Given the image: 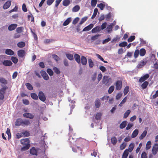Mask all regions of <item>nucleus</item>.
<instances>
[{"mask_svg": "<svg viewBox=\"0 0 158 158\" xmlns=\"http://www.w3.org/2000/svg\"><path fill=\"white\" fill-rule=\"evenodd\" d=\"M21 143L24 147L22 148V150L24 151L29 149L30 147L29 140L28 139H22L20 141Z\"/></svg>", "mask_w": 158, "mask_h": 158, "instance_id": "f257e3e1", "label": "nucleus"}, {"mask_svg": "<svg viewBox=\"0 0 158 158\" xmlns=\"http://www.w3.org/2000/svg\"><path fill=\"white\" fill-rule=\"evenodd\" d=\"M102 82L103 83L105 84L106 85H109L112 83V80L111 78L104 76L103 77Z\"/></svg>", "mask_w": 158, "mask_h": 158, "instance_id": "f03ea898", "label": "nucleus"}, {"mask_svg": "<svg viewBox=\"0 0 158 158\" xmlns=\"http://www.w3.org/2000/svg\"><path fill=\"white\" fill-rule=\"evenodd\" d=\"M158 151V144L155 143L152 147V152L153 155H156Z\"/></svg>", "mask_w": 158, "mask_h": 158, "instance_id": "7ed1b4c3", "label": "nucleus"}, {"mask_svg": "<svg viewBox=\"0 0 158 158\" xmlns=\"http://www.w3.org/2000/svg\"><path fill=\"white\" fill-rule=\"evenodd\" d=\"M38 96L39 99L42 101L44 102L46 100V97L44 93L42 91L39 92Z\"/></svg>", "mask_w": 158, "mask_h": 158, "instance_id": "20e7f679", "label": "nucleus"}, {"mask_svg": "<svg viewBox=\"0 0 158 158\" xmlns=\"http://www.w3.org/2000/svg\"><path fill=\"white\" fill-rule=\"evenodd\" d=\"M41 76H42L44 79L46 80H48L49 79V77L47 74L44 71H41L40 72Z\"/></svg>", "mask_w": 158, "mask_h": 158, "instance_id": "39448f33", "label": "nucleus"}, {"mask_svg": "<svg viewBox=\"0 0 158 158\" xmlns=\"http://www.w3.org/2000/svg\"><path fill=\"white\" fill-rule=\"evenodd\" d=\"M18 55L20 57H23L25 56L26 52L25 51L20 50L18 51Z\"/></svg>", "mask_w": 158, "mask_h": 158, "instance_id": "423d86ee", "label": "nucleus"}, {"mask_svg": "<svg viewBox=\"0 0 158 158\" xmlns=\"http://www.w3.org/2000/svg\"><path fill=\"white\" fill-rule=\"evenodd\" d=\"M122 86V82L120 81H118L116 84V89L117 90H120Z\"/></svg>", "mask_w": 158, "mask_h": 158, "instance_id": "0eeeda50", "label": "nucleus"}, {"mask_svg": "<svg viewBox=\"0 0 158 158\" xmlns=\"http://www.w3.org/2000/svg\"><path fill=\"white\" fill-rule=\"evenodd\" d=\"M11 5V1L8 0L4 4L3 6V8L4 9H6L8 8Z\"/></svg>", "mask_w": 158, "mask_h": 158, "instance_id": "6e6552de", "label": "nucleus"}, {"mask_svg": "<svg viewBox=\"0 0 158 158\" xmlns=\"http://www.w3.org/2000/svg\"><path fill=\"white\" fill-rule=\"evenodd\" d=\"M101 30V28L99 26H97L96 27L93 28L92 30V33H95L99 32Z\"/></svg>", "mask_w": 158, "mask_h": 158, "instance_id": "1a4fd4ad", "label": "nucleus"}, {"mask_svg": "<svg viewBox=\"0 0 158 158\" xmlns=\"http://www.w3.org/2000/svg\"><path fill=\"white\" fill-rule=\"evenodd\" d=\"M94 27L93 24H90L87 26L85 27L83 30L82 31H87L90 30Z\"/></svg>", "mask_w": 158, "mask_h": 158, "instance_id": "9d476101", "label": "nucleus"}, {"mask_svg": "<svg viewBox=\"0 0 158 158\" xmlns=\"http://www.w3.org/2000/svg\"><path fill=\"white\" fill-rule=\"evenodd\" d=\"M3 64L6 66H10L12 65V63L11 61L9 60H4L2 62Z\"/></svg>", "mask_w": 158, "mask_h": 158, "instance_id": "9b49d317", "label": "nucleus"}, {"mask_svg": "<svg viewBox=\"0 0 158 158\" xmlns=\"http://www.w3.org/2000/svg\"><path fill=\"white\" fill-rule=\"evenodd\" d=\"M17 25L16 24H12L10 25L8 27V29L9 31H12L15 29Z\"/></svg>", "mask_w": 158, "mask_h": 158, "instance_id": "f8f14e48", "label": "nucleus"}, {"mask_svg": "<svg viewBox=\"0 0 158 158\" xmlns=\"http://www.w3.org/2000/svg\"><path fill=\"white\" fill-rule=\"evenodd\" d=\"M74 58L75 60L78 63H81V58L80 56L77 54H76L74 55Z\"/></svg>", "mask_w": 158, "mask_h": 158, "instance_id": "ddd939ff", "label": "nucleus"}, {"mask_svg": "<svg viewBox=\"0 0 158 158\" xmlns=\"http://www.w3.org/2000/svg\"><path fill=\"white\" fill-rule=\"evenodd\" d=\"M15 125L17 126H20L21 125L23 126V120L21 119H18L15 123Z\"/></svg>", "mask_w": 158, "mask_h": 158, "instance_id": "4468645a", "label": "nucleus"}, {"mask_svg": "<svg viewBox=\"0 0 158 158\" xmlns=\"http://www.w3.org/2000/svg\"><path fill=\"white\" fill-rule=\"evenodd\" d=\"M5 53L9 55H13L14 54V52L12 50L9 49H6Z\"/></svg>", "mask_w": 158, "mask_h": 158, "instance_id": "2eb2a0df", "label": "nucleus"}, {"mask_svg": "<svg viewBox=\"0 0 158 158\" xmlns=\"http://www.w3.org/2000/svg\"><path fill=\"white\" fill-rule=\"evenodd\" d=\"M81 63L83 65H86L87 63V60L84 56H82L81 58Z\"/></svg>", "mask_w": 158, "mask_h": 158, "instance_id": "dca6fc26", "label": "nucleus"}, {"mask_svg": "<svg viewBox=\"0 0 158 158\" xmlns=\"http://www.w3.org/2000/svg\"><path fill=\"white\" fill-rule=\"evenodd\" d=\"M23 115L24 117L30 119H32L34 118V115L31 113H25L23 114Z\"/></svg>", "mask_w": 158, "mask_h": 158, "instance_id": "f3484780", "label": "nucleus"}, {"mask_svg": "<svg viewBox=\"0 0 158 158\" xmlns=\"http://www.w3.org/2000/svg\"><path fill=\"white\" fill-rule=\"evenodd\" d=\"M71 21V18H67L65 21L63 25L64 26H65L68 25Z\"/></svg>", "mask_w": 158, "mask_h": 158, "instance_id": "a211bd4d", "label": "nucleus"}, {"mask_svg": "<svg viewBox=\"0 0 158 158\" xmlns=\"http://www.w3.org/2000/svg\"><path fill=\"white\" fill-rule=\"evenodd\" d=\"M148 74H146L143 76L142 77H141L139 79V81L140 82H142L146 80V79H148Z\"/></svg>", "mask_w": 158, "mask_h": 158, "instance_id": "6ab92c4d", "label": "nucleus"}, {"mask_svg": "<svg viewBox=\"0 0 158 158\" xmlns=\"http://www.w3.org/2000/svg\"><path fill=\"white\" fill-rule=\"evenodd\" d=\"M30 153L33 155H37V151L34 147H33L30 150Z\"/></svg>", "mask_w": 158, "mask_h": 158, "instance_id": "aec40b11", "label": "nucleus"}, {"mask_svg": "<svg viewBox=\"0 0 158 158\" xmlns=\"http://www.w3.org/2000/svg\"><path fill=\"white\" fill-rule=\"evenodd\" d=\"M154 63L153 68L155 69H158V60L157 59H155L154 61H153Z\"/></svg>", "mask_w": 158, "mask_h": 158, "instance_id": "412c9836", "label": "nucleus"}, {"mask_svg": "<svg viewBox=\"0 0 158 158\" xmlns=\"http://www.w3.org/2000/svg\"><path fill=\"white\" fill-rule=\"evenodd\" d=\"M31 122L29 120H23V126L25 125L26 126L29 125Z\"/></svg>", "mask_w": 158, "mask_h": 158, "instance_id": "4be33fe9", "label": "nucleus"}, {"mask_svg": "<svg viewBox=\"0 0 158 158\" xmlns=\"http://www.w3.org/2000/svg\"><path fill=\"white\" fill-rule=\"evenodd\" d=\"M25 43L23 41L19 42L17 44V46L19 48H23L25 46Z\"/></svg>", "mask_w": 158, "mask_h": 158, "instance_id": "5701e85b", "label": "nucleus"}, {"mask_svg": "<svg viewBox=\"0 0 158 158\" xmlns=\"http://www.w3.org/2000/svg\"><path fill=\"white\" fill-rule=\"evenodd\" d=\"M138 132L139 131L137 129H135V130L132 134V138H134L136 137L138 134Z\"/></svg>", "mask_w": 158, "mask_h": 158, "instance_id": "b1692460", "label": "nucleus"}, {"mask_svg": "<svg viewBox=\"0 0 158 158\" xmlns=\"http://www.w3.org/2000/svg\"><path fill=\"white\" fill-rule=\"evenodd\" d=\"M134 147V143H131L129 145L128 149H127L128 150V152H131L133 150Z\"/></svg>", "mask_w": 158, "mask_h": 158, "instance_id": "393cba45", "label": "nucleus"}, {"mask_svg": "<svg viewBox=\"0 0 158 158\" xmlns=\"http://www.w3.org/2000/svg\"><path fill=\"white\" fill-rule=\"evenodd\" d=\"M70 3L69 0H64L63 1V5L64 6H68Z\"/></svg>", "mask_w": 158, "mask_h": 158, "instance_id": "a878e982", "label": "nucleus"}, {"mask_svg": "<svg viewBox=\"0 0 158 158\" xmlns=\"http://www.w3.org/2000/svg\"><path fill=\"white\" fill-rule=\"evenodd\" d=\"M128 149L125 150L123 154L122 158H127L128 156Z\"/></svg>", "mask_w": 158, "mask_h": 158, "instance_id": "bb28decb", "label": "nucleus"}, {"mask_svg": "<svg viewBox=\"0 0 158 158\" xmlns=\"http://www.w3.org/2000/svg\"><path fill=\"white\" fill-rule=\"evenodd\" d=\"M127 125L126 121H123L120 124L119 127L121 129L124 128Z\"/></svg>", "mask_w": 158, "mask_h": 158, "instance_id": "cd10ccee", "label": "nucleus"}, {"mask_svg": "<svg viewBox=\"0 0 158 158\" xmlns=\"http://www.w3.org/2000/svg\"><path fill=\"white\" fill-rule=\"evenodd\" d=\"M80 9V6L78 5H76L72 9V11L73 12L78 11Z\"/></svg>", "mask_w": 158, "mask_h": 158, "instance_id": "c85d7f7f", "label": "nucleus"}, {"mask_svg": "<svg viewBox=\"0 0 158 158\" xmlns=\"http://www.w3.org/2000/svg\"><path fill=\"white\" fill-rule=\"evenodd\" d=\"M31 98L34 100H36L38 99V97L37 95L35 93H31Z\"/></svg>", "mask_w": 158, "mask_h": 158, "instance_id": "c756f323", "label": "nucleus"}, {"mask_svg": "<svg viewBox=\"0 0 158 158\" xmlns=\"http://www.w3.org/2000/svg\"><path fill=\"white\" fill-rule=\"evenodd\" d=\"M146 51L144 49L142 48L140 50L139 55L141 56H144L145 54Z\"/></svg>", "mask_w": 158, "mask_h": 158, "instance_id": "7c9ffc66", "label": "nucleus"}, {"mask_svg": "<svg viewBox=\"0 0 158 158\" xmlns=\"http://www.w3.org/2000/svg\"><path fill=\"white\" fill-rule=\"evenodd\" d=\"M27 88L29 90H32L33 89V88L32 85L29 83H27L25 84Z\"/></svg>", "mask_w": 158, "mask_h": 158, "instance_id": "2f4dec72", "label": "nucleus"}, {"mask_svg": "<svg viewBox=\"0 0 158 158\" xmlns=\"http://www.w3.org/2000/svg\"><path fill=\"white\" fill-rule=\"evenodd\" d=\"M147 134V131H144L141 135L140 136L139 138L140 139H143L146 135Z\"/></svg>", "mask_w": 158, "mask_h": 158, "instance_id": "473e14b6", "label": "nucleus"}, {"mask_svg": "<svg viewBox=\"0 0 158 158\" xmlns=\"http://www.w3.org/2000/svg\"><path fill=\"white\" fill-rule=\"evenodd\" d=\"M100 101L99 100H96L95 102V105L97 108L99 107L100 105Z\"/></svg>", "mask_w": 158, "mask_h": 158, "instance_id": "72a5a7b5", "label": "nucleus"}, {"mask_svg": "<svg viewBox=\"0 0 158 158\" xmlns=\"http://www.w3.org/2000/svg\"><path fill=\"white\" fill-rule=\"evenodd\" d=\"M53 70L56 74H59L60 73V70L57 68L54 67L53 68Z\"/></svg>", "mask_w": 158, "mask_h": 158, "instance_id": "f704fd0d", "label": "nucleus"}, {"mask_svg": "<svg viewBox=\"0 0 158 158\" xmlns=\"http://www.w3.org/2000/svg\"><path fill=\"white\" fill-rule=\"evenodd\" d=\"M130 110H127V111L124 114L123 118H127L128 116L130 114Z\"/></svg>", "mask_w": 158, "mask_h": 158, "instance_id": "c9c22d12", "label": "nucleus"}, {"mask_svg": "<svg viewBox=\"0 0 158 158\" xmlns=\"http://www.w3.org/2000/svg\"><path fill=\"white\" fill-rule=\"evenodd\" d=\"M98 11V10L97 8H95V9H94V10L93 14L91 17V18L92 19H93L96 16V15L97 14Z\"/></svg>", "mask_w": 158, "mask_h": 158, "instance_id": "e433bc0d", "label": "nucleus"}, {"mask_svg": "<svg viewBox=\"0 0 158 158\" xmlns=\"http://www.w3.org/2000/svg\"><path fill=\"white\" fill-rule=\"evenodd\" d=\"M66 57L69 60H72L73 59V57L72 55L69 54H66Z\"/></svg>", "mask_w": 158, "mask_h": 158, "instance_id": "4c0bfd02", "label": "nucleus"}, {"mask_svg": "<svg viewBox=\"0 0 158 158\" xmlns=\"http://www.w3.org/2000/svg\"><path fill=\"white\" fill-rule=\"evenodd\" d=\"M113 26V24H111L107 27V31L108 33H110L111 31L112 27Z\"/></svg>", "mask_w": 158, "mask_h": 158, "instance_id": "58836bf2", "label": "nucleus"}, {"mask_svg": "<svg viewBox=\"0 0 158 158\" xmlns=\"http://www.w3.org/2000/svg\"><path fill=\"white\" fill-rule=\"evenodd\" d=\"M11 60L15 64L17 63L18 62V59L15 57L12 56L11 58Z\"/></svg>", "mask_w": 158, "mask_h": 158, "instance_id": "ea45409f", "label": "nucleus"}, {"mask_svg": "<svg viewBox=\"0 0 158 158\" xmlns=\"http://www.w3.org/2000/svg\"><path fill=\"white\" fill-rule=\"evenodd\" d=\"M127 99V97H125L123 100L122 101L120 102V103L119 104V106L120 107H121L123 105V104L126 101Z\"/></svg>", "mask_w": 158, "mask_h": 158, "instance_id": "a19ab883", "label": "nucleus"}, {"mask_svg": "<svg viewBox=\"0 0 158 158\" xmlns=\"http://www.w3.org/2000/svg\"><path fill=\"white\" fill-rule=\"evenodd\" d=\"M89 67L92 68L94 66V63L91 59H89L88 60Z\"/></svg>", "mask_w": 158, "mask_h": 158, "instance_id": "79ce46f5", "label": "nucleus"}, {"mask_svg": "<svg viewBox=\"0 0 158 158\" xmlns=\"http://www.w3.org/2000/svg\"><path fill=\"white\" fill-rule=\"evenodd\" d=\"M47 72L50 76H52L53 74V71L51 69H47Z\"/></svg>", "mask_w": 158, "mask_h": 158, "instance_id": "37998d69", "label": "nucleus"}, {"mask_svg": "<svg viewBox=\"0 0 158 158\" xmlns=\"http://www.w3.org/2000/svg\"><path fill=\"white\" fill-rule=\"evenodd\" d=\"M148 85V83L147 81H145L141 85V87L143 89H144L146 88Z\"/></svg>", "mask_w": 158, "mask_h": 158, "instance_id": "c03bdc74", "label": "nucleus"}, {"mask_svg": "<svg viewBox=\"0 0 158 158\" xmlns=\"http://www.w3.org/2000/svg\"><path fill=\"white\" fill-rule=\"evenodd\" d=\"M102 116V114L100 113H97L95 116V118L97 120H99L100 119Z\"/></svg>", "mask_w": 158, "mask_h": 158, "instance_id": "a18cd8bd", "label": "nucleus"}, {"mask_svg": "<svg viewBox=\"0 0 158 158\" xmlns=\"http://www.w3.org/2000/svg\"><path fill=\"white\" fill-rule=\"evenodd\" d=\"M6 134L8 135V139H9L11 138V135L10 132V130L9 129L7 128L6 132Z\"/></svg>", "mask_w": 158, "mask_h": 158, "instance_id": "49530a36", "label": "nucleus"}, {"mask_svg": "<svg viewBox=\"0 0 158 158\" xmlns=\"http://www.w3.org/2000/svg\"><path fill=\"white\" fill-rule=\"evenodd\" d=\"M111 141L112 143L114 145L116 143L117 140L115 137H113L111 139Z\"/></svg>", "mask_w": 158, "mask_h": 158, "instance_id": "de8ad7c7", "label": "nucleus"}, {"mask_svg": "<svg viewBox=\"0 0 158 158\" xmlns=\"http://www.w3.org/2000/svg\"><path fill=\"white\" fill-rule=\"evenodd\" d=\"M127 43L126 42H123L120 43L119 44V46L121 47H124L127 46Z\"/></svg>", "mask_w": 158, "mask_h": 158, "instance_id": "09e8293b", "label": "nucleus"}, {"mask_svg": "<svg viewBox=\"0 0 158 158\" xmlns=\"http://www.w3.org/2000/svg\"><path fill=\"white\" fill-rule=\"evenodd\" d=\"M114 87L113 85L111 86L108 89V93L109 94L111 93L114 91Z\"/></svg>", "mask_w": 158, "mask_h": 158, "instance_id": "8fccbe9b", "label": "nucleus"}, {"mask_svg": "<svg viewBox=\"0 0 158 158\" xmlns=\"http://www.w3.org/2000/svg\"><path fill=\"white\" fill-rule=\"evenodd\" d=\"M127 144L126 143H123L121 144L120 146V148L121 150L124 149L126 147Z\"/></svg>", "mask_w": 158, "mask_h": 158, "instance_id": "3c124183", "label": "nucleus"}, {"mask_svg": "<svg viewBox=\"0 0 158 158\" xmlns=\"http://www.w3.org/2000/svg\"><path fill=\"white\" fill-rule=\"evenodd\" d=\"M146 64V63L144 61H142L139 64V65H138L137 67L139 68H141L142 66H144Z\"/></svg>", "mask_w": 158, "mask_h": 158, "instance_id": "603ef678", "label": "nucleus"}, {"mask_svg": "<svg viewBox=\"0 0 158 158\" xmlns=\"http://www.w3.org/2000/svg\"><path fill=\"white\" fill-rule=\"evenodd\" d=\"M87 18H88L87 17H85L82 18L79 23V24L81 25L86 20Z\"/></svg>", "mask_w": 158, "mask_h": 158, "instance_id": "864d4df0", "label": "nucleus"}, {"mask_svg": "<svg viewBox=\"0 0 158 158\" xmlns=\"http://www.w3.org/2000/svg\"><path fill=\"white\" fill-rule=\"evenodd\" d=\"M100 35H95L94 36H92L91 37V39L93 41H94V40H97L98 37H99V36H100Z\"/></svg>", "mask_w": 158, "mask_h": 158, "instance_id": "5fc2aeb1", "label": "nucleus"}, {"mask_svg": "<svg viewBox=\"0 0 158 158\" xmlns=\"http://www.w3.org/2000/svg\"><path fill=\"white\" fill-rule=\"evenodd\" d=\"M97 6L101 10H103L105 7V5L102 3H100Z\"/></svg>", "mask_w": 158, "mask_h": 158, "instance_id": "6e6d98bb", "label": "nucleus"}, {"mask_svg": "<svg viewBox=\"0 0 158 158\" xmlns=\"http://www.w3.org/2000/svg\"><path fill=\"white\" fill-rule=\"evenodd\" d=\"M129 91V87L128 86H126L124 90V95L127 94Z\"/></svg>", "mask_w": 158, "mask_h": 158, "instance_id": "4d7b16f0", "label": "nucleus"}, {"mask_svg": "<svg viewBox=\"0 0 158 158\" xmlns=\"http://www.w3.org/2000/svg\"><path fill=\"white\" fill-rule=\"evenodd\" d=\"M135 37L134 36H131L128 39V41L129 42H132L135 39Z\"/></svg>", "mask_w": 158, "mask_h": 158, "instance_id": "13d9d810", "label": "nucleus"}, {"mask_svg": "<svg viewBox=\"0 0 158 158\" xmlns=\"http://www.w3.org/2000/svg\"><path fill=\"white\" fill-rule=\"evenodd\" d=\"M122 93H120L118 94L116 97V100L119 99L122 97Z\"/></svg>", "mask_w": 158, "mask_h": 158, "instance_id": "bf43d9fd", "label": "nucleus"}, {"mask_svg": "<svg viewBox=\"0 0 158 158\" xmlns=\"http://www.w3.org/2000/svg\"><path fill=\"white\" fill-rule=\"evenodd\" d=\"M23 28L22 27H19L16 29L17 32L18 33H20L22 32Z\"/></svg>", "mask_w": 158, "mask_h": 158, "instance_id": "052dcab7", "label": "nucleus"}, {"mask_svg": "<svg viewBox=\"0 0 158 158\" xmlns=\"http://www.w3.org/2000/svg\"><path fill=\"white\" fill-rule=\"evenodd\" d=\"M139 51L138 50H136L134 52V56L135 58H136L138 56L139 54Z\"/></svg>", "mask_w": 158, "mask_h": 158, "instance_id": "680f3d73", "label": "nucleus"}, {"mask_svg": "<svg viewBox=\"0 0 158 158\" xmlns=\"http://www.w3.org/2000/svg\"><path fill=\"white\" fill-rule=\"evenodd\" d=\"M79 18L78 17H77L75 18L73 20V24H75L77 23L79 21Z\"/></svg>", "mask_w": 158, "mask_h": 158, "instance_id": "e2e57ef3", "label": "nucleus"}, {"mask_svg": "<svg viewBox=\"0 0 158 158\" xmlns=\"http://www.w3.org/2000/svg\"><path fill=\"white\" fill-rule=\"evenodd\" d=\"M53 58L56 61H58L59 60V58L56 55H53L52 56Z\"/></svg>", "mask_w": 158, "mask_h": 158, "instance_id": "0e129e2a", "label": "nucleus"}, {"mask_svg": "<svg viewBox=\"0 0 158 158\" xmlns=\"http://www.w3.org/2000/svg\"><path fill=\"white\" fill-rule=\"evenodd\" d=\"M97 3V0H92L91 2V5L92 6H96Z\"/></svg>", "mask_w": 158, "mask_h": 158, "instance_id": "69168bd1", "label": "nucleus"}, {"mask_svg": "<svg viewBox=\"0 0 158 158\" xmlns=\"http://www.w3.org/2000/svg\"><path fill=\"white\" fill-rule=\"evenodd\" d=\"M23 136V134L22 133H17L16 135V136L18 139H19Z\"/></svg>", "mask_w": 158, "mask_h": 158, "instance_id": "338daca9", "label": "nucleus"}, {"mask_svg": "<svg viewBox=\"0 0 158 158\" xmlns=\"http://www.w3.org/2000/svg\"><path fill=\"white\" fill-rule=\"evenodd\" d=\"M147 154L145 152H143L141 155V158H147Z\"/></svg>", "mask_w": 158, "mask_h": 158, "instance_id": "774afa93", "label": "nucleus"}]
</instances>
